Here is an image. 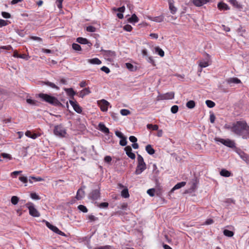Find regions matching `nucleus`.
<instances>
[{
  "label": "nucleus",
  "mask_w": 249,
  "mask_h": 249,
  "mask_svg": "<svg viewBox=\"0 0 249 249\" xmlns=\"http://www.w3.org/2000/svg\"><path fill=\"white\" fill-rule=\"evenodd\" d=\"M226 82L229 84H239L241 83V80L236 77L230 78L226 80Z\"/></svg>",
  "instance_id": "dca6fc26"
},
{
  "label": "nucleus",
  "mask_w": 249,
  "mask_h": 249,
  "mask_svg": "<svg viewBox=\"0 0 249 249\" xmlns=\"http://www.w3.org/2000/svg\"><path fill=\"white\" fill-rule=\"evenodd\" d=\"M119 143L121 146H125L127 144L126 137L124 136L123 138H121Z\"/></svg>",
  "instance_id": "58836bf2"
},
{
  "label": "nucleus",
  "mask_w": 249,
  "mask_h": 249,
  "mask_svg": "<svg viewBox=\"0 0 249 249\" xmlns=\"http://www.w3.org/2000/svg\"><path fill=\"white\" fill-rule=\"evenodd\" d=\"M86 30L89 32H95L96 31V28L93 26H89L87 27Z\"/></svg>",
  "instance_id": "8fccbe9b"
},
{
  "label": "nucleus",
  "mask_w": 249,
  "mask_h": 249,
  "mask_svg": "<svg viewBox=\"0 0 249 249\" xmlns=\"http://www.w3.org/2000/svg\"><path fill=\"white\" fill-rule=\"evenodd\" d=\"M101 52L103 53L105 58L109 61H112L116 55L115 52L111 50H105L102 49Z\"/></svg>",
  "instance_id": "423d86ee"
},
{
  "label": "nucleus",
  "mask_w": 249,
  "mask_h": 249,
  "mask_svg": "<svg viewBox=\"0 0 249 249\" xmlns=\"http://www.w3.org/2000/svg\"><path fill=\"white\" fill-rule=\"evenodd\" d=\"M112 10L114 11H118V12L122 13L124 12L125 7L124 6H123L119 7V8L114 7L112 8Z\"/></svg>",
  "instance_id": "ea45409f"
},
{
  "label": "nucleus",
  "mask_w": 249,
  "mask_h": 249,
  "mask_svg": "<svg viewBox=\"0 0 249 249\" xmlns=\"http://www.w3.org/2000/svg\"><path fill=\"white\" fill-rule=\"evenodd\" d=\"M123 29L127 32H130L132 31L133 28L130 25L126 24L123 27Z\"/></svg>",
  "instance_id": "09e8293b"
},
{
  "label": "nucleus",
  "mask_w": 249,
  "mask_h": 249,
  "mask_svg": "<svg viewBox=\"0 0 249 249\" xmlns=\"http://www.w3.org/2000/svg\"><path fill=\"white\" fill-rule=\"evenodd\" d=\"M88 218L90 221H94L98 219V218L96 217H95L93 215H89L88 216Z\"/></svg>",
  "instance_id": "e2e57ef3"
},
{
  "label": "nucleus",
  "mask_w": 249,
  "mask_h": 249,
  "mask_svg": "<svg viewBox=\"0 0 249 249\" xmlns=\"http://www.w3.org/2000/svg\"><path fill=\"white\" fill-rule=\"evenodd\" d=\"M99 105L100 107L101 110L105 112L107 110L109 103L107 100L102 99L99 101Z\"/></svg>",
  "instance_id": "9b49d317"
},
{
  "label": "nucleus",
  "mask_w": 249,
  "mask_h": 249,
  "mask_svg": "<svg viewBox=\"0 0 249 249\" xmlns=\"http://www.w3.org/2000/svg\"><path fill=\"white\" fill-rule=\"evenodd\" d=\"M178 107L177 105H174V106H172L171 108V111L172 113H173L174 114L178 112Z\"/></svg>",
  "instance_id": "603ef678"
},
{
  "label": "nucleus",
  "mask_w": 249,
  "mask_h": 249,
  "mask_svg": "<svg viewBox=\"0 0 249 249\" xmlns=\"http://www.w3.org/2000/svg\"><path fill=\"white\" fill-rule=\"evenodd\" d=\"M145 150L146 152L149 154V155H153L155 152V150L152 148L151 145L148 144L145 147Z\"/></svg>",
  "instance_id": "393cba45"
},
{
  "label": "nucleus",
  "mask_w": 249,
  "mask_h": 249,
  "mask_svg": "<svg viewBox=\"0 0 249 249\" xmlns=\"http://www.w3.org/2000/svg\"><path fill=\"white\" fill-rule=\"evenodd\" d=\"M206 56L207 57L205 59L201 60L199 63V66L201 68L200 71H201V68H206L209 66L211 63L210 55L207 54Z\"/></svg>",
  "instance_id": "1a4fd4ad"
},
{
  "label": "nucleus",
  "mask_w": 249,
  "mask_h": 249,
  "mask_svg": "<svg viewBox=\"0 0 249 249\" xmlns=\"http://www.w3.org/2000/svg\"><path fill=\"white\" fill-rule=\"evenodd\" d=\"M220 175L223 177H229L231 176V173L230 171L223 169L221 170Z\"/></svg>",
  "instance_id": "a878e982"
},
{
  "label": "nucleus",
  "mask_w": 249,
  "mask_h": 249,
  "mask_svg": "<svg viewBox=\"0 0 249 249\" xmlns=\"http://www.w3.org/2000/svg\"><path fill=\"white\" fill-rule=\"evenodd\" d=\"M146 168V165L144 160L138 161V165L135 172L136 175L141 174Z\"/></svg>",
  "instance_id": "6e6552de"
},
{
  "label": "nucleus",
  "mask_w": 249,
  "mask_h": 249,
  "mask_svg": "<svg viewBox=\"0 0 249 249\" xmlns=\"http://www.w3.org/2000/svg\"><path fill=\"white\" fill-rule=\"evenodd\" d=\"M155 192V189L154 188L149 189L147 190V194L151 196H154Z\"/></svg>",
  "instance_id": "864d4df0"
},
{
  "label": "nucleus",
  "mask_w": 249,
  "mask_h": 249,
  "mask_svg": "<svg viewBox=\"0 0 249 249\" xmlns=\"http://www.w3.org/2000/svg\"><path fill=\"white\" fill-rule=\"evenodd\" d=\"M155 52L158 53V54L161 56L163 57L164 55V51L160 48L159 47H156L155 48Z\"/></svg>",
  "instance_id": "cd10ccee"
},
{
  "label": "nucleus",
  "mask_w": 249,
  "mask_h": 249,
  "mask_svg": "<svg viewBox=\"0 0 249 249\" xmlns=\"http://www.w3.org/2000/svg\"><path fill=\"white\" fill-rule=\"evenodd\" d=\"M67 94L71 97V99H74V95L76 94V92L74 91L72 88H65L64 89Z\"/></svg>",
  "instance_id": "a211bd4d"
},
{
  "label": "nucleus",
  "mask_w": 249,
  "mask_h": 249,
  "mask_svg": "<svg viewBox=\"0 0 249 249\" xmlns=\"http://www.w3.org/2000/svg\"><path fill=\"white\" fill-rule=\"evenodd\" d=\"M72 47V49L75 51H80L81 50L80 45L77 43H73Z\"/></svg>",
  "instance_id": "49530a36"
},
{
  "label": "nucleus",
  "mask_w": 249,
  "mask_h": 249,
  "mask_svg": "<svg viewBox=\"0 0 249 249\" xmlns=\"http://www.w3.org/2000/svg\"><path fill=\"white\" fill-rule=\"evenodd\" d=\"M121 114L123 116H126L130 114V111L126 109H122L120 111Z\"/></svg>",
  "instance_id": "a18cd8bd"
},
{
  "label": "nucleus",
  "mask_w": 249,
  "mask_h": 249,
  "mask_svg": "<svg viewBox=\"0 0 249 249\" xmlns=\"http://www.w3.org/2000/svg\"><path fill=\"white\" fill-rule=\"evenodd\" d=\"M217 7L221 10H228L230 9L229 6L223 2L218 3Z\"/></svg>",
  "instance_id": "412c9836"
},
{
  "label": "nucleus",
  "mask_w": 249,
  "mask_h": 249,
  "mask_svg": "<svg viewBox=\"0 0 249 249\" xmlns=\"http://www.w3.org/2000/svg\"><path fill=\"white\" fill-rule=\"evenodd\" d=\"M1 156L4 159L6 158V159H8L9 160L12 159L11 156L7 153H1Z\"/></svg>",
  "instance_id": "6e6d98bb"
},
{
  "label": "nucleus",
  "mask_w": 249,
  "mask_h": 249,
  "mask_svg": "<svg viewBox=\"0 0 249 249\" xmlns=\"http://www.w3.org/2000/svg\"><path fill=\"white\" fill-rule=\"evenodd\" d=\"M1 15L4 18H9L11 17V15L6 12H2Z\"/></svg>",
  "instance_id": "5fc2aeb1"
},
{
  "label": "nucleus",
  "mask_w": 249,
  "mask_h": 249,
  "mask_svg": "<svg viewBox=\"0 0 249 249\" xmlns=\"http://www.w3.org/2000/svg\"><path fill=\"white\" fill-rule=\"evenodd\" d=\"M26 207L29 211V214L33 217H39L40 214L38 211L34 207V205L31 202L26 204Z\"/></svg>",
  "instance_id": "39448f33"
},
{
  "label": "nucleus",
  "mask_w": 249,
  "mask_h": 249,
  "mask_svg": "<svg viewBox=\"0 0 249 249\" xmlns=\"http://www.w3.org/2000/svg\"><path fill=\"white\" fill-rule=\"evenodd\" d=\"M223 234L226 236L231 237L234 235V232L228 230H224L223 231Z\"/></svg>",
  "instance_id": "72a5a7b5"
},
{
  "label": "nucleus",
  "mask_w": 249,
  "mask_h": 249,
  "mask_svg": "<svg viewBox=\"0 0 249 249\" xmlns=\"http://www.w3.org/2000/svg\"><path fill=\"white\" fill-rule=\"evenodd\" d=\"M90 93V91L89 88H85L79 92V97L83 98L85 96L88 95Z\"/></svg>",
  "instance_id": "4be33fe9"
},
{
  "label": "nucleus",
  "mask_w": 249,
  "mask_h": 249,
  "mask_svg": "<svg viewBox=\"0 0 249 249\" xmlns=\"http://www.w3.org/2000/svg\"><path fill=\"white\" fill-rule=\"evenodd\" d=\"M26 102L28 104L32 105H36V101L31 99H27Z\"/></svg>",
  "instance_id": "13d9d810"
},
{
  "label": "nucleus",
  "mask_w": 249,
  "mask_h": 249,
  "mask_svg": "<svg viewBox=\"0 0 249 249\" xmlns=\"http://www.w3.org/2000/svg\"><path fill=\"white\" fill-rule=\"evenodd\" d=\"M229 2L232 4L234 6L237 8H240V6L238 4V2L236 0H229Z\"/></svg>",
  "instance_id": "3c124183"
},
{
  "label": "nucleus",
  "mask_w": 249,
  "mask_h": 249,
  "mask_svg": "<svg viewBox=\"0 0 249 249\" xmlns=\"http://www.w3.org/2000/svg\"><path fill=\"white\" fill-rule=\"evenodd\" d=\"M101 70L103 71H104L105 73H106L107 74H108L110 72V70L108 68L106 67V66H103L101 68Z\"/></svg>",
  "instance_id": "4d7b16f0"
},
{
  "label": "nucleus",
  "mask_w": 249,
  "mask_h": 249,
  "mask_svg": "<svg viewBox=\"0 0 249 249\" xmlns=\"http://www.w3.org/2000/svg\"><path fill=\"white\" fill-rule=\"evenodd\" d=\"M76 41L81 44H87L89 48L92 46V43L85 38L81 37H78L76 39Z\"/></svg>",
  "instance_id": "ddd939ff"
},
{
  "label": "nucleus",
  "mask_w": 249,
  "mask_h": 249,
  "mask_svg": "<svg viewBox=\"0 0 249 249\" xmlns=\"http://www.w3.org/2000/svg\"><path fill=\"white\" fill-rule=\"evenodd\" d=\"M53 132L55 135L61 137H64L65 135L66 134V129L61 124L54 127Z\"/></svg>",
  "instance_id": "0eeeda50"
},
{
  "label": "nucleus",
  "mask_w": 249,
  "mask_h": 249,
  "mask_svg": "<svg viewBox=\"0 0 249 249\" xmlns=\"http://www.w3.org/2000/svg\"><path fill=\"white\" fill-rule=\"evenodd\" d=\"M30 178L34 179L35 181H43L44 179L41 177H30Z\"/></svg>",
  "instance_id": "bf43d9fd"
},
{
  "label": "nucleus",
  "mask_w": 249,
  "mask_h": 249,
  "mask_svg": "<svg viewBox=\"0 0 249 249\" xmlns=\"http://www.w3.org/2000/svg\"><path fill=\"white\" fill-rule=\"evenodd\" d=\"M174 97V92H167L165 94H160L157 96V100L172 99Z\"/></svg>",
  "instance_id": "9d476101"
},
{
  "label": "nucleus",
  "mask_w": 249,
  "mask_h": 249,
  "mask_svg": "<svg viewBox=\"0 0 249 249\" xmlns=\"http://www.w3.org/2000/svg\"><path fill=\"white\" fill-rule=\"evenodd\" d=\"M85 196V192L82 189H79L77 192L76 198L77 200H81Z\"/></svg>",
  "instance_id": "aec40b11"
},
{
  "label": "nucleus",
  "mask_w": 249,
  "mask_h": 249,
  "mask_svg": "<svg viewBox=\"0 0 249 249\" xmlns=\"http://www.w3.org/2000/svg\"><path fill=\"white\" fill-rule=\"evenodd\" d=\"M94 249H115V248L113 246L110 245H106L95 248Z\"/></svg>",
  "instance_id": "79ce46f5"
},
{
  "label": "nucleus",
  "mask_w": 249,
  "mask_h": 249,
  "mask_svg": "<svg viewBox=\"0 0 249 249\" xmlns=\"http://www.w3.org/2000/svg\"><path fill=\"white\" fill-rule=\"evenodd\" d=\"M148 18L153 21H155L157 22H160L162 21L164 19V16L163 15H160L158 17H148Z\"/></svg>",
  "instance_id": "6ab92c4d"
},
{
  "label": "nucleus",
  "mask_w": 249,
  "mask_h": 249,
  "mask_svg": "<svg viewBox=\"0 0 249 249\" xmlns=\"http://www.w3.org/2000/svg\"><path fill=\"white\" fill-rule=\"evenodd\" d=\"M169 9L172 14H175L177 12V8L174 6V4L169 2Z\"/></svg>",
  "instance_id": "e433bc0d"
},
{
  "label": "nucleus",
  "mask_w": 249,
  "mask_h": 249,
  "mask_svg": "<svg viewBox=\"0 0 249 249\" xmlns=\"http://www.w3.org/2000/svg\"><path fill=\"white\" fill-rule=\"evenodd\" d=\"M98 129L105 134H108L109 133V129L103 123H100L99 124Z\"/></svg>",
  "instance_id": "2eb2a0df"
},
{
  "label": "nucleus",
  "mask_w": 249,
  "mask_h": 249,
  "mask_svg": "<svg viewBox=\"0 0 249 249\" xmlns=\"http://www.w3.org/2000/svg\"><path fill=\"white\" fill-rule=\"evenodd\" d=\"M196 106L195 102L193 100H190L186 103V107L190 109H192L195 107Z\"/></svg>",
  "instance_id": "c756f323"
},
{
  "label": "nucleus",
  "mask_w": 249,
  "mask_h": 249,
  "mask_svg": "<svg viewBox=\"0 0 249 249\" xmlns=\"http://www.w3.org/2000/svg\"><path fill=\"white\" fill-rule=\"evenodd\" d=\"M128 22L131 23H135L139 21V18L135 14H133L130 18L128 19Z\"/></svg>",
  "instance_id": "b1692460"
},
{
  "label": "nucleus",
  "mask_w": 249,
  "mask_h": 249,
  "mask_svg": "<svg viewBox=\"0 0 249 249\" xmlns=\"http://www.w3.org/2000/svg\"><path fill=\"white\" fill-rule=\"evenodd\" d=\"M121 196L124 198H128L129 196L128 190L127 188H125L122 191Z\"/></svg>",
  "instance_id": "7c9ffc66"
},
{
  "label": "nucleus",
  "mask_w": 249,
  "mask_h": 249,
  "mask_svg": "<svg viewBox=\"0 0 249 249\" xmlns=\"http://www.w3.org/2000/svg\"><path fill=\"white\" fill-rule=\"evenodd\" d=\"M31 197L35 200H39L40 199V197L39 196H38L36 193H32L30 194Z\"/></svg>",
  "instance_id": "de8ad7c7"
},
{
  "label": "nucleus",
  "mask_w": 249,
  "mask_h": 249,
  "mask_svg": "<svg viewBox=\"0 0 249 249\" xmlns=\"http://www.w3.org/2000/svg\"><path fill=\"white\" fill-rule=\"evenodd\" d=\"M233 133L244 139H249V126L245 121H237L235 123Z\"/></svg>",
  "instance_id": "f257e3e1"
},
{
  "label": "nucleus",
  "mask_w": 249,
  "mask_h": 249,
  "mask_svg": "<svg viewBox=\"0 0 249 249\" xmlns=\"http://www.w3.org/2000/svg\"><path fill=\"white\" fill-rule=\"evenodd\" d=\"M97 204V206L101 209H106L108 206V203L107 202H102L100 204L95 202Z\"/></svg>",
  "instance_id": "f704fd0d"
},
{
  "label": "nucleus",
  "mask_w": 249,
  "mask_h": 249,
  "mask_svg": "<svg viewBox=\"0 0 249 249\" xmlns=\"http://www.w3.org/2000/svg\"><path fill=\"white\" fill-rule=\"evenodd\" d=\"M206 104L207 106V107L210 108H212L214 107L215 105L214 102L209 100H207L206 101Z\"/></svg>",
  "instance_id": "4c0bfd02"
},
{
  "label": "nucleus",
  "mask_w": 249,
  "mask_h": 249,
  "mask_svg": "<svg viewBox=\"0 0 249 249\" xmlns=\"http://www.w3.org/2000/svg\"><path fill=\"white\" fill-rule=\"evenodd\" d=\"M241 158L245 161L248 162L249 156L247 154L243 153V155H241Z\"/></svg>",
  "instance_id": "774afa93"
},
{
  "label": "nucleus",
  "mask_w": 249,
  "mask_h": 249,
  "mask_svg": "<svg viewBox=\"0 0 249 249\" xmlns=\"http://www.w3.org/2000/svg\"><path fill=\"white\" fill-rule=\"evenodd\" d=\"M146 126L148 129H152L153 130H158L159 128V126L158 125L152 124H147Z\"/></svg>",
  "instance_id": "473e14b6"
},
{
  "label": "nucleus",
  "mask_w": 249,
  "mask_h": 249,
  "mask_svg": "<svg viewBox=\"0 0 249 249\" xmlns=\"http://www.w3.org/2000/svg\"><path fill=\"white\" fill-rule=\"evenodd\" d=\"M88 62L91 64L100 65L102 63L101 61L98 58L88 59Z\"/></svg>",
  "instance_id": "5701e85b"
},
{
  "label": "nucleus",
  "mask_w": 249,
  "mask_h": 249,
  "mask_svg": "<svg viewBox=\"0 0 249 249\" xmlns=\"http://www.w3.org/2000/svg\"><path fill=\"white\" fill-rule=\"evenodd\" d=\"M73 108L74 111L78 113H81L82 111L81 107H80L78 104L75 105Z\"/></svg>",
  "instance_id": "c9c22d12"
},
{
  "label": "nucleus",
  "mask_w": 249,
  "mask_h": 249,
  "mask_svg": "<svg viewBox=\"0 0 249 249\" xmlns=\"http://www.w3.org/2000/svg\"><path fill=\"white\" fill-rule=\"evenodd\" d=\"M39 97L41 98L43 101H45L52 105L57 107H63V105L57 100V99L54 97L51 96L47 94L39 93L38 94Z\"/></svg>",
  "instance_id": "f03ea898"
},
{
  "label": "nucleus",
  "mask_w": 249,
  "mask_h": 249,
  "mask_svg": "<svg viewBox=\"0 0 249 249\" xmlns=\"http://www.w3.org/2000/svg\"><path fill=\"white\" fill-rule=\"evenodd\" d=\"M214 141L217 142H220L224 145L230 148H233L235 147V142L234 141L229 139H224L216 137L214 138Z\"/></svg>",
  "instance_id": "20e7f679"
},
{
  "label": "nucleus",
  "mask_w": 249,
  "mask_h": 249,
  "mask_svg": "<svg viewBox=\"0 0 249 249\" xmlns=\"http://www.w3.org/2000/svg\"><path fill=\"white\" fill-rule=\"evenodd\" d=\"M235 126V123H233L232 124H225L224 126V128L225 129L230 130L231 131H232L233 133V128L234 126Z\"/></svg>",
  "instance_id": "2f4dec72"
},
{
  "label": "nucleus",
  "mask_w": 249,
  "mask_h": 249,
  "mask_svg": "<svg viewBox=\"0 0 249 249\" xmlns=\"http://www.w3.org/2000/svg\"><path fill=\"white\" fill-rule=\"evenodd\" d=\"M115 135L117 137H119V138L121 139L123 138L124 136L122 134V132L119 131H115Z\"/></svg>",
  "instance_id": "69168bd1"
},
{
  "label": "nucleus",
  "mask_w": 249,
  "mask_h": 249,
  "mask_svg": "<svg viewBox=\"0 0 249 249\" xmlns=\"http://www.w3.org/2000/svg\"><path fill=\"white\" fill-rule=\"evenodd\" d=\"M19 179L23 183H26L28 182L27 178L24 176H21L19 178Z\"/></svg>",
  "instance_id": "680f3d73"
},
{
  "label": "nucleus",
  "mask_w": 249,
  "mask_h": 249,
  "mask_svg": "<svg viewBox=\"0 0 249 249\" xmlns=\"http://www.w3.org/2000/svg\"><path fill=\"white\" fill-rule=\"evenodd\" d=\"M8 24L7 21L0 19V27L6 26Z\"/></svg>",
  "instance_id": "052dcab7"
},
{
  "label": "nucleus",
  "mask_w": 249,
  "mask_h": 249,
  "mask_svg": "<svg viewBox=\"0 0 249 249\" xmlns=\"http://www.w3.org/2000/svg\"><path fill=\"white\" fill-rule=\"evenodd\" d=\"M125 65L126 68L130 71H134L136 70V68L134 67V66L129 63H125Z\"/></svg>",
  "instance_id": "a19ab883"
},
{
  "label": "nucleus",
  "mask_w": 249,
  "mask_h": 249,
  "mask_svg": "<svg viewBox=\"0 0 249 249\" xmlns=\"http://www.w3.org/2000/svg\"><path fill=\"white\" fill-rule=\"evenodd\" d=\"M124 150L127 156L132 160H134L136 158L135 154L132 152V150L130 146H126L124 148Z\"/></svg>",
  "instance_id": "f8f14e48"
},
{
  "label": "nucleus",
  "mask_w": 249,
  "mask_h": 249,
  "mask_svg": "<svg viewBox=\"0 0 249 249\" xmlns=\"http://www.w3.org/2000/svg\"><path fill=\"white\" fill-rule=\"evenodd\" d=\"M78 209L83 213H87L88 212V209L86 206L83 205H79L78 206Z\"/></svg>",
  "instance_id": "c03bdc74"
},
{
  "label": "nucleus",
  "mask_w": 249,
  "mask_h": 249,
  "mask_svg": "<svg viewBox=\"0 0 249 249\" xmlns=\"http://www.w3.org/2000/svg\"><path fill=\"white\" fill-rule=\"evenodd\" d=\"M129 141L133 143H135L137 142V138L134 136H130L129 138Z\"/></svg>",
  "instance_id": "0e129e2a"
},
{
  "label": "nucleus",
  "mask_w": 249,
  "mask_h": 249,
  "mask_svg": "<svg viewBox=\"0 0 249 249\" xmlns=\"http://www.w3.org/2000/svg\"><path fill=\"white\" fill-rule=\"evenodd\" d=\"M112 160L111 157L109 156H107L104 158V160L107 163H109Z\"/></svg>",
  "instance_id": "338daca9"
},
{
  "label": "nucleus",
  "mask_w": 249,
  "mask_h": 249,
  "mask_svg": "<svg viewBox=\"0 0 249 249\" xmlns=\"http://www.w3.org/2000/svg\"><path fill=\"white\" fill-rule=\"evenodd\" d=\"M46 225L49 229H50L55 233H56L58 230V229L56 226L52 225L48 221L46 222Z\"/></svg>",
  "instance_id": "bb28decb"
},
{
  "label": "nucleus",
  "mask_w": 249,
  "mask_h": 249,
  "mask_svg": "<svg viewBox=\"0 0 249 249\" xmlns=\"http://www.w3.org/2000/svg\"><path fill=\"white\" fill-rule=\"evenodd\" d=\"M186 184V182L182 181L179 183H178L176 184L174 187L171 189L170 192V193H172L175 190L178 189L183 186H184Z\"/></svg>",
  "instance_id": "f3484780"
},
{
  "label": "nucleus",
  "mask_w": 249,
  "mask_h": 249,
  "mask_svg": "<svg viewBox=\"0 0 249 249\" xmlns=\"http://www.w3.org/2000/svg\"><path fill=\"white\" fill-rule=\"evenodd\" d=\"M42 83H43V84L46 85L47 86H49L52 88L55 89H59V87H57V86H56L54 83L50 82L49 81L42 82Z\"/></svg>",
  "instance_id": "c85d7f7f"
},
{
  "label": "nucleus",
  "mask_w": 249,
  "mask_h": 249,
  "mask_svg": "<svg viewBox=\"0 0 249 249\" xmlns=\"http://www.w3.org/2000/svg\"><path fill=\"white\" fill-rule=\"evenodd\" d=\"M100 188L99 186L97 188L93 189L88 195V198L92 201L97 200L100 199Z\"/></svg>",
  "instance_id": "7ed1b4c3"
},
{
  "label": "nucleus",
  "mask_w": 249,
  "mask_h": 249,
  "mask_svg": "<svg viewBox=\"0 0 249 249\" xmlns=\"http://www.w3.org/2000/svg\"><path fill=\"white\" fill-rule=\"evenodd\" d=\"M11 201L13 204L16 205L19 201V198L17 196H13L11 198Z\"/></svg>",
  "instance_id": "37998d69"
},
{
  "label": "nucleus",
  "mask_w": 249,
  "mask_h": 249,
  "mask_svg": "<svg viewBox=\"0 0 249 249\" xmlns=\"http://www.w3.org/2000/svg\"><path fill=\"white\" fill-rule=\"evenodd\" d=\"M210 0H192V3L197 7H200L207 3Z\"/></svg>",
  "instance_id": "4468645a"
}]
</instances>
